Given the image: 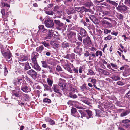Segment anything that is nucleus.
Here are the masks:
<instances>
[{"mask_svg":"<svg viewBox=\"0 0 130 130\" xmlns=\"http://www.w3.org/2000/svg\"><path fill=\"white\" fill-rule=\"evenodd\" d=\"M46 17L47 18L45 19L44 22L45 26L48 28H53L54 23L53 20L48 16Z\"/></svg>","mask_w":130,"mask_h":130,"instance_id":"obj_1","label":"nucleus"},{"mask_svg":"<svg viewBox=\"0 0 130 130\" xmlns=\"http://www.w3.org/2000/svg\"><path fill=\"white\" fill-rule=\"evenodd\" d=\"M58 85L62 90H64L66 89L67 86L65 81L64 80L60 79L59 81Z\"/></svg>","mask_w":130,"mask_h":130,"instance_id":"obj_2","label":"nucleus"},{"mask_svg":"<svg viewBox=\"0 0 130 130\" xmlns=\"http://www.w3.org/2000/svg\"><path fill=\"white\" fill-rule=\"evenodd\" d=\"M83 43L84 45L90 46L91 45V42L90 37L88 36L86 37V38L83 39Z\"/></svg>","mask_w":130,"mask_h":130,"instance_id":"obj_3","label":"nucleus"},{"mask_svg":"<svg viewBox=\"0 0 130 130\" xmlns=\"http://www.w3.org/2000/svg\"><path fill=\"white\" fill-rule=\"evenodd\" d=\"M1 51L5 58L7 59H9L12 57L11 53L9 50H8L7 52L3 53V51L2 49L1 50Z\"/></svg>","mask_w":130,"mask_h":130,"instance_id":"obj_4","label":"nucleus"},{"mask_svg":"<svg viewBox=\"0 0 130 130\" xmlns=\"http://www.w3.org/2000/svg\"><path fill=\"white\" fill-rule=\"evenodd\" d=\"M54 23L57 26L56 28L58 30H60L63 26V24L59 20H54Z\"/></svg>","mask_w":130,"mask_h":130,"instance_id":"obj_5","label":"nucleus"},{"mask_svg":"<svg viewBox=\"0 0 130 130\" xmlns=\"http://www.w3.org/2000/svg\"><path fill=\"white\" fill-rule=\"evenodd\" d=\"M27 73L32 77H35L37 74V72L32 69L28 71Z\"/></svg>","mask_w":130,"mask_h":130,"instance_id":"obj_6","label":"nucleus"},{"mask_svg":"<svg viewBox=\"0 0 130 130\" xmlns=\"http://www.w3.org/2000/svg\"><path fill=\"white\" fill-rule=\"evenodd\" d=\"M71 113L73 116L77 117H79L80 115L77 111L76 109L74 108H72L71 109Z\"/></svg>","mask_w":130,"mask_h":130,"instance_id":"obj_7","label":"nucleus"},{"mask_svg":"<svg viewBox=\"0 0 130 130\" xmlns=\"http://www.w3.org/2000/svg\"><path fill=\"white\" fill-rule=\"evenodd\" d=\"M102 24L104 26H107V27L110 28L113 27V25L111 23L105 20H103L101 21Z\"/></svg>","mask_w":130,"mask_h":130,"instance_id":"obj_8","label":"nucleus"},{"mask_svg":"<svg viewBox=\"0 0 130 130\" xmlns=\"http://www.w3.org/2000/svg\"><path fill=\"white\" fill-rule=\"evenodd\" d=\"M82 91L85 94H87L88 93L87 88L86 86V84H84L80 87Z\"/></svg>","mask_w":130,"mask_h":130,"instance_id":"obj_9","label":"nucleus"},{"mask_svg":"<svg viewBox=\"0 0 130 130\" xmlns=\"http://www.w3.org/2000/svg\"><path fill=\"white\" fill-rule=\"evenodd\" d=\"M128 7L125 5H119L117 8L118 10L123 12L126 11Z\"/></svg>","mask_w":130,"mask_h":130,"instance_id":"obj_10","label":"nucleus"},{"mask_svg":"<svg viewBox=\"0 0 130 130\" xmlns=\"http://www.w3.org/2000/svg\"><path fill=\"white\" fill-rule=\"evenodd\" d=\"M82 49L81 48H79L78 47H76L74 50V52L76 53H77L78 55L80 56L82 54Z\"/></svg>","mask_w":130,"mask_h":130,"instance_id":"obj_11","label":"nucleus"},{"mask_svg":"<svg viewBox=\"0 0 130 130\" xmlns=\"http://www.w3.org/2000/svg\"><path fill=\"white\" fill-rule=\"evenodd\" d=\"M21 89L23 91L26 93H27L30 92L31 91V88L26 86L23 87L21 88Z\"/></svg>","mask_w":130,"mask_h":130,"instance_id":"obj_12","label":"nucleus"},{"mask_svg":"<svg viewBox=\"0 0 130 130\" xmlns=\"http://www.w3.org/2000/svg\"><path fill=\"white\" fill-rule=\"evenodd\" d=\"M80 33L82 37H86L88 36L87 35V33L85 30L83 28H81L80 30Z\"/></svg>","mask_w":130,"mask_h":130,"instance_id":"obj_13","label":"nucleus"},{"mask_svg":"<svg viewBox=\"0 0 130 130\" xmlns=\"http://www.w3.org/2000/svg\"><path fill=\"white\" fill-rule=\"evenodd\" d=\"M38 27L39 30L43 33H45L47 31V29L45 28L44 26L43 25H40Z\"/></svg>","mask_w":130,"mask_h":130,"instance_id":"obj_14","label":"nucleus"},{"mask_svg":"<svg viewBox=\"0 0 130 130\" xmlns=\"http://www.w3.org/2000/svg\"><path fill=\"white\" fill-rule=\"evenodd\" d=\"M53 89L55 92L59 94H61L60 91L58 89V86L56 85H53Z\"/></svg>","mask_w":130,"mask_h":130,"instance_id":"obj_15","label":"nucleus"},{"mask_svg":"<svg viewBox=\"0 0 130 130\" xmlns=\"http://www.w3.org/2000/svg\"><path fill=\"white\" fill-rule=\"evenodd\" d=\"M66 11L67 13L69 15L76 13L74 9L72 8L67 9L66 10Z\"/></svg>","mask_w":130,"mask_h":130,"instance_id":"obj_16","label":"nucleus"},{"mask_svg":"<svg viewBox=\"0 0 130 130\" xmlns=\"http://www.w3.org/2000/svg\"><path fill=\"white\" fill-rule=\"evenodd\" d=\"M33 68L37 71H40L41 70L40 67L38 64V63L32 65Z\"/></svg>","mask_w":130,"mask_h":130,"instance_id":"obj_17","label":"nucleus"},{"mask_svg":"<svg viewBox=\"0 0 130 130\" xmlns=\"http://www.w3.org/2000/svg\"><path fill=\"white\" fill-rule=\"evenodd\" d=\"M48 9H44L45 13L46 14L50 16H52L54 14H55V13L54 11L51 10H48Z\"/></svg>","mask_w":130,"mask_h":130,"instance_id":"obj_18","label":"nucleus"},{"mask_svg":"<svg viewBox=\"0 0 130 130\" xmlns=\"http://www.w3.org/2000/svg\"><path fill=\"white\" fill-rule=\"evenodd\" d=\"M93 5V3L90 1L86 2L84 4L85 6L89 8H90V7L92 6Z\"/></svg>","mask_w":130,"mask_h":130,"instance_id":"obj_19","label":"nucleus"},{"mask_svg":"<svg viewBox=\"0 0 130 130\" xmlns=\"http://www.w3.org/2000/svg\"><path fill=\"white\" fill-rule=\"evenodd\" d=\"M54 5L55 1H52L51 2V3L47 5V7H45L44 9H48L51 8H52Z\"/></svg>","mask_w":130,"mask_h":130,"instance_id":"obj_20","label":"nucleus"},{"mask_svg":"<svg viewBox=\"0 0 130 130\" xmlns=\"http://www.w3.org/2000/svg\"><path fill=\"white\" fill-rule=\"evenodd\" d=\"M86 112L88 115L89 117H87V119H89L90 118L92 117L93 114L92 112L90 110H86Z\"/></svg>","mask_w":130,"mask_h":130,"instance_id":"obj_21","label":"nucleus"},{"mask_svg":"<svg viewBox=\"0 0 130 130\" xmlns=\"http://www.w3.org/2000/svg\"><path fill=\"white\" fill-rule=\"evenodd\" d=\"M47 82L48 85L51 87L53 84V80L52 78H48L47 80Z\"/></svg>","mask_w":130,"mask_h":130,"instance_id":"obj_22","label":"nucleus"},{"mask_svg":"<svg viewBox=\"0 0 130 130\" xmlns=\"http://www.w3.org/2000/svg\"><path fill=\"white\" fill-rule=\"evenodd\" d=\"M19 60L20 61H26L28 59V57L24 55L21 56L20 57Z\"/></svg>","mask_w":130,"mask_h":130,"instance_id":"obj_23","label":"nucleus"},{"mask_svg":"<svg viewBox=\"0 0 130 130\" xmlns=\"http://www.w3.org/2000/svg\"><path fill=\"white\" fill-rule=\"evenodd\" d=\"M48 62L46 60L43 61H41L42 64V66L44 68H47V67L48 66L47 64Z\"/></svg>","mask_w":130,"mask_h":130,"instance_id":"obj_24","label":"nucleus"},{"mask_svg":"<svg viewBox=\"0 0 130 130\" xmlns=\"http://www.w3.org/2000/svg\"><path fill=\"white\" fill-rule=\"evenodd\" d=\"M25 79L27 82L29 83L30 85H32L33 84L32 82L27 76H25Z\"/></svg>","mask_w":130,"mask_h":130,"instance_id":"obj_25","label":"nucleus"},{"mask_svg":"<svg viewBox=\"0 0 130 130\" xmlns=\"http://www.w3.org/2000/svg\"><path fill=\"white\" fill-rule=\"evenodd\" d=\"M76 34L74 32L71 31L69 32L67 34L68 37L69 38H71L72 37L74 36Z\"/></svg>","mask_w":130,"mask_h":130,"instance_id":"obj_26","label":"nucleus"},{"mask_svg":"<svg viewBox=\"0 0 130 130\" xmlns=\"http://www.w3.org/2000/svg\"><path fill=\"white\" fill-rule=\"evenodd\" d=\"M50 44L53 46V47L55 49L57 48L58 47V44L56 43L54 41H52L51 42Z\"/></svg>","mask_w":130,"mask_h":130,"instance_id":"obj_27","label":"nucleus"},{"mask_svg":"<svg viewBox=\"0 0 130 130\" xmlns=\"http://www.w3.org/2000/svg\"><path fill=\"white\" fill-rule=\"evenodd\" d=\"M65 69L67 70L68 72L71 73H73V71L71 68L69 66L68 64H66L65 67H64Z\"/></svg>","mask_w":130,"mask_h":130,"instance_id":"obj_28","label":"nucleus"},{"mask_svg":"<svg viewBox=\"0 0 130 130\" xmlns=\"http://www.w3.org/2000/svg\"><path fill=\"white\" fill-rule=\"evenodd\" d=\"M130 112L128 110H126L125 111L122 113L120 115V116L122 117L125 116H126L127 115L129 114Z\"/></svg>","mask_w":130,"mask_h":130,"instance_id":"obj_29","label":"nucleus"},{"mask_svg":"<svg viewBox=\"0 0 130 130\" xmlns=\"http://www.w3.org/2000/svg\"><path fill=\"white\" fill-rule=\"evenodd\" d=\"M78 111L80 115H82L81 117V118H82L83 117H86V110L83 111L79 110Z\"/></svg>","mask_w":130,"mask_h":130,"instance_id":"obj_30","label":"nucleus"},{"mask_svg":"<svg viewBox=\"0 0 130 130\" xmlns=\"http://www.w3.org/2000/svg\"><path fill=\"white\" fill-rule=\"evenodd\" d=\"M44 49V47L42 45L37 47L36 49V51L37 52H40V53Z\"/></svg>","mask_w":130,"mask_h":130,"instance_id":"obj_31","label":"nucleus"},{"mask_svg":"<svg viewBox=\"0 0 130 130\" xmlns=\"http://www.w3.org/2000/svg\"><path fill=\"white\" fill-rule=\"evenodd\" d=\"M82 7H75V9L77 11L79 12L81 14H82Z\"/></svg>","mask_w":130,"mask_h":130,"instance_id":"obj_32","label":"nucleus"},{"mask_svg":"<svg viewBox=\"0 0 130 130\" xmlns=\"http://www.w3.org/2000/svg\"><path fill=\"white\" fill-rule=\"evenodd\" d=\"M82 13L84 12H90V8L87 9L84 6L82 7Z\"/></svg>","mask_w":130,"mask_h":130,"instance_id":"obj_33","label":"nucleus"},{"mask_svg":"<svg viewBox=\"0 0 130 130\" xmlns=\"http://www.w3.org/2000/svg\"><path fill=\"white\" fill-rule=\"evenodd\" d=\"M53 67L52 66L48 65L47 67V70L49 71L50 73H52L53 72Z\"/></svg>","mask_w":130,"mask_h":130,"instance_id":"obj_34","label":"nucleus"},{"mask_svg":"<svg viewBox=\"0 0 130 130\" xmlns=\"http://www.w3.org/2000/svg\"><path fill=\"white\" fill-rule=\"evenodd\" d=\"M95 55L97 57H98L99 55L100 56H101L102 55V52L101 51H98L96 52Z\"/></svg>","mask_w":130,"mask_h":130,"instance_id":"obj_35","label":"nucleus"},{"mask_svg":"<svg viewBox=\"0 0 130 130\" xmlns=\"http://www.w3.org/2000/svg\"><path fill=\"white\" fill-rule=\"evenodd\" d=\"M80 105V103H79L78 102L76 103V104L75 105V107L79 109H83V108L80 107L79 105Z\"/></svg>","mask_w":130,"mask_h":130,"instance_id":"obj_36","label":"nucleus"},{"mask_svg":"<svg viewBox=\"0 0 130 130\" xmlns=\"http://www.w3.org/2000/svg\"><path fill=\"white\" fill-rule=\"evenodd\" d=\"M87 75H94L95 73L91 69H89L88 73H87Z\"/></svg>","mask_w":130,"mask_h":130,"instance_id":"obj_37","label":"nucleus"},{"mask_svg":"<svg viewBox=\"0 0 130 130\" xmlns=\"http://www.w3.org/2000/svg\"><path fill=\"white\" fill-rule=\"evenodd\" d=\"M30 68L29 64L28 63H26L25 64L24 69L25 70H28Z\"/></svg>","mask_w":130,"mask_h":130,"instance_id":"obj_38","label":"nucleus"},{"mask_svg":"<svg viewBox=\"0 0 130 130\" xmlns=\"http://www.w3.org/2000/svg\"><path fill=\"white\" fill-rule=\"evenodd\" d=\"M45 89L44 90H49L50 89V87L49 86L47 85L46 84H43Z\"/></svg>","mask_w":130,"mask_h":130,"instance_id":"obj_39","label":"nucleus"},{"mask_svg":"<svg viewBox=\"0 0 130 130\" xmlns=\"http://www.w3.org/2000/svg\"><path fill=\"white\" fill-rule=\"evenodd\" d=\"M43 101L44 102H45L48 103H50L51 102V100L48 98H44Z\"/></svg>","mask_w":130,"mask_h":130,"instance_id":"obj_40","label":"nucleus"},{"mask_svg":"<svg viewBox=\"0 0 130 130\" xmlns=\"http://www.w3.org/2000/svg\"><path fill=\"white\" fill-rule=\"evenodd\" d=\"M90 56L89 57V60H91L93 59V58H92V57H93V58H95L96 57V56L95 54L94 53H92L91 55H90Z\"/></svg>","mask_w":130,"mask_h":130,"instance_id":"obj_41","label":"nucleus"},{"mask_svg":"<svg viewBox=\"0 0 130 130\" xmlns=\"http://www.w3.org/2000/svg\"><path fill=\"white\" fill-rule=\"evenodd\" d=\"M59 6H56L54 8H52V10L54 11H56L59 10Z\"/></svg>","mask_w":130,"mask_h":130,"instance_id":"obj_42","label":"nucleus"},{"mask_svg":"<svg viewBox=\"0 0 130 130\" xmlns=\"http://www.w3.org/2000/svg\"><path fill=\"white\" fill-rule=\"evenodd\" d=\"M69 46V45L66 42H64L62 43V47L64 48H66L68 47Z\"/></svg>","mask_w":130,"mask_h":130,"instance_id":"obj_43","label":"nucleus"},{"mask_svg":"<svg viewBox=\"0 0 130 130\" xmlns=\"http://www.w3.org/2000/svg\"><path fill=\"white\" fill-rule=\"evenodd\" d=\"M69 95L70 97L73 98H76L77 97V96L76 94H73L71 93H69Z\"/></svg>","mask_w":130,"mask_h":130,"instance_id":"obj_44","label":"nucleus"},{"mask_svg":"<svg viewBox=\"0 0 130 130\" xmlns=\"http://www.w3.org/2000/svg\"><path fill=\"white\" fill-rule=\"evenodd\" d=\"M112 79L115 81H117L120 79V78L118 76H114L112 77Z\"/></svg>","mask_w":130,"mask_h":130,"instance_id":"obj_45","label":"nucleus"},{"mask_svg":"<svg viewBox=\"0 0 130 130\" xmlns=\"http://www.w3.org/2000/svg\"><path fill=\"white\" fill-rule=\"evenodd\" d=\"M23 96L26 101H28L29 100V97L27 94H25L23 95Z\"/></svg>","mask_w":130,"mask_h":130,"instance_id":"obj_46","label":"nucleus"},{"mask_svg":"<svg viewBox=\"0 0 130 130\" xmlns=\"http://www.w3.org/2000/svg\"><path fill=\"white\" fill-rule=\"evenodd\" d=\"M112 39V38L111 35H109L107 37L104 38V39L106 40H111Z\"/></svg>","mask_w":130,"mask_h":130,"instance_id":"obj_47","label":"nucleus"},{"mask_svg":"<svg viewBox=\"0 0 130 130\" xmlns=\"http://www.w3.org/2000/svg\"><path fill=\"white\" fill-rule=\"evenodd\" d=\"M22 80V79H21L20 77H18L17 79L15 80V81H16V82H14V84L15 85H16L18 83L20 82V81Z\"/></svg>","mask_w":130,"mask_h":130,"instance_id":"obj_48","label":"nucleus"},{"mask_svg":"<svg viewBox=\"0 0 130 130\" xmlns=\"http://www.w3.org/2000/svg\"><path fill=\"white\" fill-rule=\"evenodd\" d=\"M53 36V35L52 33L51 32H49L47 35V37H46V39H50L51 38V37Z\"/></svg>","mask_w":130,"mask_h":130,"instance_id":"obj_49","label":"nucleus"},{"mask_svg":"<svg viewBox=\"0 0 130 130\" xmlns=\"http://www.w3.org/2000/svg\"><path fill=\"white\" fill-rule=\"evenodd\" d=\"M124 3L130 7V0H125Z\"/></svg>","mask_w":130,"mask_h":130,"instance_id":"obj_50","label":"nucleus"},{"mask_svg":"<svg viewBox=\"0 0 130 130\" xmlns=\"http://www.w3.org/2000/svg\"><path fill=\"white\" fill-rule=\"evenodd\" d=\"M108 2L110 4L114 5L115 6H117L118 5V4L117 3H116L115 2L113 1L110 0H108Z\"/></svg>","mask_w":130,"mask_h":130,"instance_id":"obj_51","label":"nucleus"},{"mask_svg":"<svg viewBox=\"0 0 130 130\" xmlns=\"http://www.w3.org/2000/svg\"><path fill=\"white\" fill-rule=\"evenodd\" d=\"M118 18L120 19L123 20V17L122 14H118Z\"/></svg>","mask_w":130,"mask_h":130,"instance_id":"obj_52","label":"nucleus"},{"mask_svg":"<svg viewBox=\"0 0 130 130\" xmlns=\"http://www.w3.org/2000/svg\"><path fill=\"white\" fill-rule=\"evenodd\" d=\"M111 31L110 30H108L107 29H105L104 30V33L105 34H107L108 33L111 32Z\"/></svg>","mask_w":130,"mask_h":130,"instance_id":"obj_53","label":"nucleus"},{"mask_svg":"<svg viewBox=\"0 0 130 130\" xmlns=\"http://www.w3.org/2000/svg\"><path fill=\"white\" fill-rule=\"evenodd\" d=\"M82 101L85 103L89 105L90 103L86 99H84L82 100Z\"/></svg>","mask_w":130,"mask_h":130,"instance_id":"obj_54","label":"nucleus"},{"mask_svg":"<svg viewBox=\"0 0 130 130\" xmlns=\"http://www.w3.org/2000/svg\"><path fill=\"white\" fill-rule=\"evenodd\" d=\"M42 44L46 47H48L50 46L49 43H47L45 42H43L42 43Z\"/></svg>","mask_w":130,"mask_h":130,"instance_id":"obj_55","label":"nucleus"},{"mask_svg":"<svg viewBox=\"0 0 130 130\" xmlns=\"http://www.w3.org/2000/svg\"><path fill=\"white\" fill-rule=\"evenodd\" d=\"M130 122V120L128 119L124 120L122 121V123H126Z\"/></svg>","mask_w":130,"mask_h":130,"instance_id":"obj_56","label":"nucleus"},{"mask_svg":"<svg viewBox=\"0 0 130 130\" xmlns=\"http://www.w3.org/2000/svg\"><path fill=\"white\" fill-rule=\"evenodd\" d=\"M84 55L86 57H88L90 55V53L88 51H86L84 53Z\"/></svg>","mask_w":130,"mask_h":130,"instance_id":"obj_57","label":"nucleus"},{"mask_svg":"<svg viewBox=\"0 0 130 130\" xmlns=\"http://www.w3.org/2000/svg\"><path fill=\"white\" fill-rule=\"evenodd\" d=\"M48 122L51 125H52L55 124V122L54 121L51 119H50L48 121Z\"/></svg>","mask_w":130,"mask_h":130,"instance_id":"obj_58","label":"nucleus"},{"mask_svg":"<svg viewBox=\"0 0 130 130\" xmlns=\"http://www.w3.org/2000/svg\"><path fill=\"white\" fill-rule=\"evenodd\" d=\"M104 14L106 15H109L110 14V11H106L104 12Z\"/></svg>","mask_w":130,"mask_h":130,"instance_id":"obj_59","label":"nucleus"},{"mask_svg":"<svg viewBox=\"0 0 130 130\" xmlns=\"http://www.w3.org/2000/svg\"><path fill=\"white\" fill-rule=\"evenodd\" d=\"M34 55L32 58L36 59V58L39 56L38 54L37 53H34Z\"/></svg>","mask_w":130,"mask_h":130,"instance_id":"obj_60","label":"nucleus"},{"mask_svg":"<svg viewBox=\"0 0 130 130\" xmlns=\"http://www.w3.org/2000/svg\"><path fill=\"white\" fill-rule=\"evenodd\" d=\"M76 45L77 46V47H79L82 44V42H77L76 43Z\"/></svg>","mask_w":130,"mask_h":130,"instance_id":"obj_61","label":"nucleus"},{"mask_svg":"<svg viewBox=\"0 0 130 130\" xmlns=\"http://www.w3.org/2000/svg\"><path fill=\"white\" fill-rule=\"evenodd\" d=\"M91 82L92 84H95L97 82V80L95 79H92L91 80Z\"/></svg>","mask_w":130,"mask_h":130,"instance_id":"obj_62","label":"nucleus"},{"mask_svg":"<svg viewBox=\"0 0 130 130\" xmlns=\"http://www.w3.org/2000/svg\"><path fill=\"white\" fill-rule=\"evenodd\" d=\"M77 35V39L78 40L80 41L81 42H82V37L79 34H78Z\"/></svg>","mask_w":130,"mask_h":130,"instance_id":"obj_63","label":"nucleus"},{"mask_svg":"<svg viewBox=\"0 0 130 130\" xmlns=\"http://www.w3.org/2000/svg\"><path fill=\"white\" fill-rule=\"evenodd\" d=\"M56 70L58 71H61L62 70V69L60 66H57V67Z\"/></svg>","mask_w":130,"mask_h":130,"instance_id":"obj_64","label":"nucleus"}]
</instances>
